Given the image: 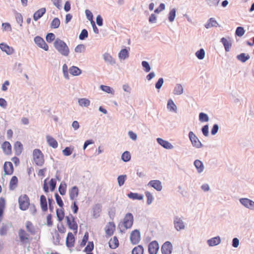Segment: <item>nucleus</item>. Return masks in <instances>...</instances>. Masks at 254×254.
<instances>
[{
  "instance_id": "f257e3e1",
  "label": "nucleus",
  "mask_w": 254,
  "mask_h": 254,
  "mask_svg": "<svg viewBox=\"0 0 254 254\" xmlns=\"http://www.w3.org/2000/svg\"><path fill=\"white\" fill-rule=\"evenodd\" d=\"M54 47L58 51L64 56H67L69 50L66 44L60 39H57L54 43Z\"/></svg>"
},
{
  "instance_id": "f03ea898",
  "label": "nucleus",
  "mask_w": 254,
  "mask_h": 254,
  "mask_svg": "<svg viewBox=\"0 0 254 254\" xmlns=\"http://www.w3.org/2000/svg\"><path fill=\"white\" fill-rule=\"evenodd\" d=\"M18 237L20 244L22 245H29L32 240L30 234L22 228L18 230Z\"/></svg>"
},
{
  "instance_id": "7ed1b4c3",
  "label": "nucleus",
  "mask_w": 254,
  "mask_h": 254,
  "mask_svg": "<svg viewBox=\"0 0 254 254\" xmlns=\"http://www.w3.org/2000/svg\"><path fill=\"white\" fill-rule=\"evenodd\" d=\"M33 159L35 163L38 166H41L44 164V154L39 149H35L33 150Z\"/></svg>"
},
{
  "instance_id": "20e7f679",
  "label": "nucleus",
  "mask_w": 254,
  "mask_h": 254,
  "mask_svg": "<svg viewBox=\"0 0 254 254\" xmlns=\"http://www.w3.org/2000/svg\"><path fill=\"white\" fill-rule=\"evenodd\" d=\"M18 203L21 210H27L30 205L29 197L27 194H21L18 198Z\"/></svg>"
},
{
  "instance_id": "39448f33",
  "label": "nucleus",
  "mask_w": 254,
  "mask_h": 254,
  "mask_svg": "<svg viewBox=\"0 0 254 254\" xmlns=\"http://www.w3.org/2000/svg\"><path fill=\"white\" fill-rule=\"evenodd\" d=\"M65 220L68 228L73 230L74 234L76 235L77 232L78 225L74 217L72 214H69L65 217Z\"/></svg>"
},
{
  "instance_id": "423d86ee",
  "label": "nucleus",
  "mask_w": 254,
  "mask_h": 254,
  "mask_svg": "<svg viewBox=\"0 0 254 254\" xmlns=\"http://www.w3.org/2000/svg\"><path fill=\"white\" fill-rule=\"evenodd\" d=\"M133 216L131 213H127L126 214L123 219L122 225L125 229H130L133 223Z\"/></svg>"
},
{
  "instance_id": "0eeeda50",
  "label": "nucleus",
  "mask_w": 254,
  "mask_h": 254,
  "mask_svg": "<svg viewBox=\"0 0 254 254\" xmlns=\"http://www.w3.org/2000/svg\"><path fill=\"white\" fill-rule=\"evenodd\" d=\"M130 241L132 245L138 244L141 240V234L137 229L132 231L130 234Z\"/></svg>"
},
{
  "instance_id": "6e6552de",
  "label": "nucleus",
  "mask_w": 254,
  "mask_h": 254,
  "mask_svg": "<svg viewBox=\"0 0 254 254\" xmlns=\"http://www.w3.org/2000/svg\"><path fill=\"white\" fill-rule=\"evenodd\" d=\"M47 179H45L44 182L43 189L45 192L47 193L49 192V188L51 191L55 190L56 186V180L55 179H51L49 182V188L47 185Z\"/></svg>"
},
{
  "instance_id": "1a4fd4ad",
  "label": "nucleus",
  "mask_w": 254,
  "mask_h": 254,
  "mask_svg": "<svg viewBox=\"0 0 254 254\" xmlns=\"http://www.w3.org/2000/svg\"><path fill=\"white\" fill-rule=\"evenodd\" d=\"M116 225L113 222H110L107 224L105 227V231L107 237L112 236L115 231Z\"/></svg>"
},
{
  "instance_id": "9d476101",
  "label": "nucleus",
  "mask_w": 254,
  "mask_h": 254,
  "mask_svg": "<svg viewBox=\"0 0 254 254\" xmlns=\"http://www.w3.org/2000/svg\"><path fill=\"white\" fill-rule=\"evenodd\" d=\"M189 137L193 146L196 148H200L202 144L198 138L192 131L189 132Z\"/></svg>"
},
{
  "instance_id": "9b49d317",
  "label": "nucleus",
  "mask_w": 254,
  "mask_h": 254,
  "mask_svg": "<svg viewBox=\"0 0 254 254\" xmlns=\"http://www.w3.org/2000/svg\"><path fill=\"white\" fill-rule=\"evenodd\" d=\"M34 41L37 45L41 48L46 51L48 50L49 47L48 45L46 43L44 40L41 37L39 36L36 37L34 39Z\"/></svg>"
},
{
  "instance_id": "f8f14e48",
  "label": "nucleus",
  "mask_w": 254,
  "mask_h": 254,
  "mask_svg": "<svg viewBox=\"0 0 254 254\" xmlns=\"http://www.w3.org/2000/svg\"><path fill=\"white\" fill-rule=\"evenodd\" d=\"M75 237L71 232H68L66 238V246L68 248H71L74 247L75 243Z\"/></svg>"
},
{
  "instance_id": "ddd939ff",
  "label": "nucleus",
  "mask_w": 254,
  "mask_h": 254,
  "mask_svg": "<svg viewBox=\"0 0 254 254\" xmlns=\"http://www.w3.org/2000/svg\"><path fill=\"white\" fill-rule=\"evenodd\" d=\"M79 195V189L76 186L72 187L69 190V198L71 200H76Z\"/></svg>"
},
{
  "instance_id": "4468645a",
  "label": "nucleus",
  "mask_w": 254,
  "mask_h": 254,
  "mask_svg": "<svg viewBox=\"0 0 254 254\" xmlns=\"http://www.w3.org/2000/svg\"><path fill=\"white\" fill-rule=\"evenodd\" d=\"M5 175H11L13 172V166L11 162H5L3 165Z\"/></svg>"
},
{
  "instance_id": "2eb2a0df",
  "label": "nucleus",
  "mask_w": 254,
  "mask_h": 254,
  "mask_svg": "<svg viewBox=\"0 0 254 254\" xmlns=\"http://www.w3.org/2000/svg\"><path fill=\"white\" fill-rule=\"evenodd\" d=\"M158 250L159 245L156 241H152L149 244L148 252L150 254H156Z\"/></svg>"
},
{
  "instance_id": "dca6fc26",
  "label": "nucleus",
  "mask_w": 254,
  "mask_h": 254,
  "mask_svg": "<svg viewBox=\"0 0 254 254\" xmlns=\"http://www.w3.org/2000/svg\"><path fill=\"white\" fill-rule=\"evenodd\" d=\"M172 246L170 242H166L162 246L161 251L162 254H171Z\"/></svg>"
},
{
  "instance_id": "f3484780",
  "label": "nucleus",
  "mask_w": 254,
  "mask_h": 254,
  "mask_svg": "<svg viewBox=\"0 0 254 254\" xmlns=\"http://www.w3.org/2000/svg\"><path fill=\"white\" fill-rule=\"evenodd\" d=\"M240 201L246 207L254 209V201L252 200L247 198H243L240 199Z\"/></svg>"
},
{
  "instance_id": "a211bd4d",
  "label": "nucleus",
  "mask_w": 254,
  "mask_h": 254,
  "mask_svg": "<svg viewBox=\"0 0 254 254\" xmlns=\"http://www.w3.org/2000/svg\"><path fill=\"white\" fill-rule=\"evenodd\" d=\"M148 186L153 188L157 191H161L162 189L161 182L159 180H151L148 183Z\"/></svg>"
},
{
  "instance_id": "6ab92c4d",
  "label": "nucleus",
  "mask_w": 254,
  "mask_h": 254,
  "mask_svg": "<svg viewBox=\"0 0 254 254\" xmlns=\"http://www.w3.org/2000/svg\"><path fill=\"white\" fill-rule=\"evenodd\" d=\"M221 42L224 45L225 50L226 52H229L232 47V42L230 37L222 38L221 39Z\"/></svg>"
},
{
  "instance_id": "aec40b11",
  "label": "nucleus",
  "mask_w": 254,
  "mask_h": 254,
  "mask_svg": "<svg viewBox=\"0 0 254 254\" xmlns=\"http://www.w3.org/2000/svg\"><path fill=\"white\" fill-rule=\"evenodd\" d=\"M174 226L177 231L185 228V224L182 220L178 217H176L174 220Z\"/></svg>"
},
{
  "instance_id": "412c9836",
  "label": "nucleus",
  "mask_w": 254,
  "mask_h": 254,
  "mask_svg": "<svg viewBox=\"0 0 254 254\" xmlns=\"http://www.w3.org/2000/svg\"><path fill=\"white\" fill-rule=\"evenodd\" d=\"M40 206L43 211L46 212L48 210L47 201L46 196L41 195L40 199Z\"/></svg>"
},
{
  "instance_id": "4be33fe9",
  "label": "nucleus",
  "mask_w": 254,
  "mask_h": 254,
  "mask_svg": "<svg viewBox=\"0 0 254 254\" xmlns=\"http://www.w3.org/2000/svg\"><path fill=\"white\" fill-rule=\"evenodd\" d=\"M46 8L44 7L41 8L37 10L33 15V19L35 21H37L39 19L43 16L46 12Z\"/></svg>"
},
{
  "instance_id": "5701e85b",
  "label": "nucleus",
  "mask_w": 254,
  "mask_h": 254,
  "mask_svg": "<svg viewBox=\"0 0 254 254\" xmlns=\"http://www.w3.org/2000/svg\"><path fill=\"white\" fill-rule=\"evenodd\" d=\"M0 48L2 51L5 52L8 55L12 54L14 52L13 49L6 44L1 43L0 44Z\"/></svg>"
},
{
  "instance_id": "b1692460",
  "label": "nucleus",
  "mask_w": 254,
  "mask_h": 254,
  "mask_svg": "<svg viewBox=\"0 0 254 254\" xmlns=\"http://www.w3.org/2000/svg\"><path fill=\"white\" fill-rule=\"evenodd\" d=\"M157 140L158 143L165 148L172 149L173 147V145L170 143L162 138H158Z\"/></svg>"
},
{
  "instance_id": "393cba45",
  "label": "nucleus",
  "mask_w": 254,
  "mask_h": 254,
  "mask_svg": "<svg viewBox=\"0 0 254 254\" xmlns=\"http://www.w3.org/2000/svg\"><path fill=\"white\" fill-rule=\"evenodd\" d=\"M109 245L110 248L112 249L118 248L119 245V242L117 237L114 236L113 238H111L109 242Z\"/></svg>"
},
{
  "instance_id": "a878e982",
  "label": "nucleus",
  "mask_w": 254,
  "mask_h": 254,
  "mask_svg": "<svg viewBox=\"0 0 254 254\" xmlns=\"http://www.w3.org/2000/svg\"><path fill=\"white\" fill-rule=\"evenodd\" d=\"M18 179L16 176H13L10 180L9 188L10 190H14L17 187Z\"/></svg>"
},
{
  "instance_id": "bb28decb",
  "label": "nucleus",
  "mask_w": 254,
  "mask_h": 254,
  "mask_svg": "<svg viewBox=\"0 0 254 254\" xmlns=\"http://www.w3.org/2000/svg\"><path fill=\"white\" fill-rule=\"evenodd\" d=\"M26 229L27 232L31 235H34L35 233V229L33 223L30 221H27L25 225Z\"/></svg>"
},
{
  "instance_id": "cd10ccee",
  "label": "nucleus",
  "mask_w": 254,
  "mask_h": 254,
  "mask_svg": "<svg viewBox=\"0 0 254 254\" xmlns=\"http://www.w3.org/2000/svg\"><path fill=\"white\" fill-rule=\"evenodd\" d=\"M2 148L3 152L6 154H10L11 153V146L8 141H5L3 143Z\"/></svg>"
},
{
  "instance_id": "c85d7f7f",
  "label": "nucleus",
  "mask_w": 254,
  "mask_h": 254,
  "mask_svg": "<svg viewBox=\"0 0 254 254\" xmlns=\"http://www.w3.org/2000/svg\"><path fill=\"white\" fill-rule=\"evenodd\" d=\"M47 140L49 145L54 148H56L58 147V143L56 139L50 136H47Z\"/></svg>"
},
{
  "instance_id": "c756f323",
  "label": "nucleus",
  "mask_w": 254,
  "mask_h": 254,
  "mask_svg": "<svg viewBox=\"0 0 254 254\" xmlns=\"http://www.w3.org/2000/svg\"><path fill=\"white\" fill-rule=\"evenodd\" d=\"M221 242L219 237H214L207 241V243L209 246H214L218 245Z\"/></svg>"
},
{
  "instance_id": "7c9ffc66",
  "label": "nucleus",
  "mask_w": 254,
  "mask_h": 254,
  "mask_svg": "<svg viewBox=\"0 0 254 254\" xmlns=\"http://www.w3.org/2000/svg\"><path fill=\"white\" fill-rule=\"evenodd\" d=\"M144 249L141 245L135 247L132 250L131 254H143Z\"/></svg>"
},
{
  "instance_id": "2f4dec72",
  "label": "nucleus",
  "mask_w": 254,
  "mask_h": 254,
  "mask_svg": "<svg viewBox=\"0 0 254 254\" xmlns=\"http://www.w3.org/2000/svg\"><path fill=\"white\" fill-rule=\"evenodd\" d=\"M104 60L110 64H115V60L108 53H105L103 55Z\"/></svg>"
},
{
  "instance_id": "473e14b6",
  "label": "nucleus",
  "mask_w": 254,
  "mask_h": 254,
  "mask_svg": "<svg viewBox=\"0 0 254 254\" xmlns=\"http://www.w3.org/2000/svg\"><path fill=\"white\" fill-rule=\"evenodd\" d=\"M127 196L129 198L133 200H142L143 198V195L142 194H139L137 193L130 192L127 194Z\"/></svg>"
},
{
  "instance_id": "72a5a7b5",
  "label": "nucleus",
  "mask_w": 254,
  "mask_h": 254,
  "mask_svg": "<svg viewBox=\"0 0 254 254\" xmlns=\"http://www.w3.org/2000/svg\"><path fill=\"white\" fill-rule=\"evenodd\" d=\"M69 73L73 75V76H77L79 75L81 73V70L76 66H71L69 69Z\"/></svg>"
},
{
  "instance_id": "f704fd0d",
  "label": "nucleus",
  "mask_w": 254,
  "mask_h": 254,
  "mask_svg": "<svg viewBox=\"0 0 254 254\" xmlns=\"http://www.w3.org/2000/svg\"><path fill=\"white\" fill-rule=\"evenodd\" d=\"M218 23L216 20L213 18L209 19L208 22L205 25V27L207 29L212 27H216Z\"/></svg>"
},
{
  "instance_id": "c9c22d12",
  "label": "nucleus",
  "mask_w": 254,
  "mask_h": 254,
  "mask_svg": "<svg viewBox=\"0 0 254 254\" xmlns=\"http://www.w3.org/2000/svg\"><path fill=\"white\" fill-rule=\"evenodd\" d=\"M101 211V207L99 204L95 205L93 208V216L94 218L99 216V213Z\"/></svg>"
},
{
  "instance_id": "e433bc0d",
  "label": "nucleus",
  "mask_w": 254,
  "mask_h": 254,
  "mask_svg": "<svg viewBox=\"0 0 254 254\" xmlns=\"http://www.w3.org/2000/svg\"><path fill=\"white\" fill-rule=\"evenodd\" d=\"M14 148L16 153L19 154L22 152L23 145L20 141H16L14 144Z\"/></svg>"
},
{
  "instance_id": "4c0bfd02",
  "label": "nucleus",
  "mask_w": 254,
  "mask_h": 254,
  "mask_svg": "<svg viewBox=\"0 0 254 254\" xmlns=\"http://www.w3.org/2000/svg\"><path fill=\"white\" fill-rule=\"evenodd\" d=\"M128 56V51L126 49H122L119 53V57L121 59L125 60L127 58Z\"/></svg>"
},
{
  "instance_id": "58836bf2",
  "label": "nucleus",
  "mask_w": 254,
  "mask_h": 254,
  "mask_svg": "<svg viewBox=\"0 0 254 254\" xmlns=\"http://www.w3.org/2000/svg\"><path fill=\"white\" fill-rule=\"evenodd\" d=\"M194 165L197 170L198 172H202L204 169V166L201 161L199 160H196L194 162Z\"/></svg>"
},
{
  "instance_id": "ea45409f",
  "label": "nucleus",
  "mask_w": 254,
  "mask_h": 254,
  "mask_svg": "<svg viewBox=\"0 0 254 254\" xmlns=\"http://www.w3.org/2000/svg\"><path fill=\"white\" fill-rule=\"evenodd\" d=\"M56 212L57 216L59 221H62L64 219V212L63 207L61 208V209H57Z\"/></svg>"
},
{
  "instance_id": "a19ab883",
  "label": "nucleus",
  "mask_w": 254,
  "mask_h": 254,
  "mask_svg": "<svg viewBox=\"0 0 254 254\" xmlns=\"http://www.w3.org/2000/svg\"><path fill=\"white\" fill-rule=\"evenodd\" d=\"M66 190V184H65V182H62L59 186V191L61 195H64L65 194Z\"/></svg>"
},
{
  "instance_id": "79ce46f5",
  "label": "nucleus",
  "mask_w": 254,
  "mask_h": 254,
  "mask_svg": "<svg viewBox=\"0 0 254 254\" xmlns=\"http://www.w3.org/2000/svg\"><path fill=\"white\" fill-rule=\"evenodd\" d=\"M237 59L242 63H245L250 59L249 55H246L245 53H242L237 56Z\"/></svg>"
},
{
  "instance_id": "37998d69",
  "label": "nucleus",
  "mask_w": 254,
  "mask_h": 254,
  "mask_svg": "<svg viewBox=\"0 0 254 254\" xmlns=\"http://www.w3.org/2000/svg\"><path fill=\"white\" fill-rule=\"evenodd\" d=\"M183 88L182 86L180 84H177L174 88V93L176 95H180L183 93Z\"/></svg>"
},
{
  "instance_id": "c03bdc74",
  "label": "nucleus",
  "mask_w": 254,
  "mask_h": 254,
  "mask_svg": "<svg viewBox=\"0 0 254 254\" xmlns=\"http://www.w3.org/2000/svg\"><path fill=\"white\" fill-rule=\"evenodd\" d=\"M167 107L170 111H176L177 110V107L171 99L169 100L167 104Z\"/></svg>"
},
{
  "instance_id": "a18cd8bd",
  "label": "nucleus",
  "mask_w": 254,
  "mask_h": 254,
  "mask_svg": "<svg viewBox=\"0 0 254 254\" xmlns=\"http://www.w3.org/2000/svg\"><path fill=\"white\" fill-rule=\"evenodd\" d=\"M94 244L93 242H89L87 245L86 246L84 249V252L86 253L92 252L94 249Z\"/></svg>"
},
{
  "instance_id": "49530a36",
  "label": "nucleus",
  "mask_w": 254,
  "mask_h": 254,
  "mask_svg": "<svg viewBox=\"0 0 254 254\" xmlns=\"http://www.w3.org/2000/svg\"><path fill=\"white\" fill-rule=\"evenodd\" d=\"M60 25V20L58 18H55L51 23V27L53 28H58Z\"/></svg>"
},
{
  "instance_id": "de8ad7c7",
  "label": "nucleus",
  "mask_w": 254,
  "mask_h": 254,
  "mask_svg": "<svg viewBox=\"0 0 254 254\" xmlns=\"http://www.w3.org/2000/svg\"><path fill=\"white\" fill-rule=\"evenodd\" d=\"M130 158V154L128 151L124 152L122 155V159L125 162H127L129 161Z\"/></svg>"
},
{
  "instance_id": "09e8293b",
  "label": "nucleus",
  "mask_w": 254,
  "mask_h": 254,
  "mask_svg": "<svg viewBox=\"0 0 254 254\" xmlns=\"http://www.w3.org/2000/svg\"><path fill=\"white\" fill-rule=\"evenodd\" d=\"M78 103L81 106L87 107L90 104V101L88 99L82 98L79 100Z\"/></svg>"
},
{
  "instance_id": "8fccbe9b",
  "label": "nucleus",
  "mask_w": 254,
  "mask_h": 254,
  "mask_svg": "<svg viewBox=\"0 0 254 254\" xmlns=\"http://www.w3.org/2000/svg\"><path fill=\"white\" fill-rule=\"evenodd\" d=\"M55 198L56 200V202L58 205L61 207L63 208L64 207V202L63 201V200L61 198V197L58 194H55Z\"/></svg>"
},
{
  "instance_id": "3c124183",
  "label": "nucleus",
  "mask_w": 254,
  "mask_h": 254,
  "mask_svg": "<svg viewBox=\"0 0 254 254\" xmlns=\"http://www.w3.org/2000/svg\"><path fill=\"white\" fill-rule=\"evenodd\" d=\"M126 178V175H120L118 177L117 180L119 186H122L124 184Z\"/></svg>"
},
{
  "instance_id": "603ef678",
  "label": "nucleus",
  "mask_w": 254,
  "mask_h": 254,
  "mask_svg": "<svg viewBox=\"0 0 254 254\" xmlns=\"http://www.w3.org/2000/svg\"><path fill=\"white\" fill-rule=\"evenodd\" d=\"M195 55L198 59L202 60L204 57L205 52L203 49H201L196 52Z\"/></svg>"
},
{
  "instance_id": "864d4df0",
  "label": "nucleus",
  "mask_w": 254,
  "mask_h": 254,
  "mask_svg": "<svg viewBox=\"0 0 254 254\" xmlns=\"http://www.w3.org/2000/svg\"><path fill=\"white\" fill-rule=\"evenodd\" d=\"M145 195L147 199V204H150L152 202L153 200V197L152 194L148 191H145Z\"/></svg>"
},
{
  "instance_id": "5fc2aeb1",
  "label": "nucleus",
  "mask_w": 254,
  "mask_h": 254,
  "mask_svg": "<svg viewBox=\"0 0 254 254\" xmlns=\"http://www.w3.org/2000/svg\"><path fill=\"white\" fill-rule=\"evenodd\" d=\"M199 121L201 122H207L209 120L208 116L203 113H200L199 115Z\"/></svg>"
},
{
  "instance_id": "6e6d98bb",
  "label": "nucleus",
  "mask_w": 254,
  "mask_h": 254,
  "mask_svg": "<svg viewBox=\"0 0 254 254\" xmlns=\"http://www.w3.org/2000/svg\"><path fill=\"white\" fill-rule=\"evenodd\" d=\"M71 208L74 214H76L78 210V207L77 205V201L73 200L71 205Z\"/></svg>"
},
{
  "instance_id": "4d7b16f0",
  "label": "nucleus",
  "mask_w": 254,
  "mask_h": 254,
  "mask_svg": "<svg viewBox=\"0 0 254 254\" xmlns=\"http://www.w3.org/2000/svg\"><path fill=\"white\" fill-rule=\"evenodd\" d=\"M55 35H54V34H53L52 33H48L46 37V41L48 43H51L52 41H53L55 40Z\"/></svg>"
},
{
  "instance_id": "13d9d810",
  "label": "nucleus",
  "mask_w": 254,
  "mask_h": 254,
  "mask_svg": "<svg viewBox=\"0 0 254 254\" xmlns=\"http://www.w3.org/2000/svg\"><path fill=\"white\" fill-rule=\"evenodd\" d=\"M176 16V10L175 9H172L169 12V20L170 22L174 21Z\"/></svg>"
},
{
  "instance_id": "bf43d9fd",
  "label": "nucleus",
  "mask_w": 254,
  "mask_h": 254,
  "mask_svg": "<svg viewBox=\"0 0 254 254\" xmlns=\"http://www.w3.org/2000/svg\"><path fill=\"white\" fill-rule=\"evenodd\" d=\"M88 37V32L86 29H83L79 36L80 40H83Z\"/></svg>"
},
{
  "instance_id": "052dcab7",
  "label": "nucleus",
  "mask_w": 254,
  "mask_h": 254,
  "mask_svg": "<svg viewBox=\"0 0 254 254\" xmlns=\"http://www.w3.org/2000/svg\"><path fill=\"white\" fill-rule=\"evenodd\" d=\"M85 46L84 45L80 44L77 45L75 48V52L76 53H82L85 51Z\"/></svg>"
},
{
  "instance_id": "680f3d73",
  "label": "nucleus",
  "mask_w": 254,
  "mask_h": 254,
  "mask_svg": "<svg viewBox=\"0 0 254 254\" xmlns=\"http://www.w3.org/2000/svg\"><path fill=\"white\" fill-rule=\"evenodd\" d=\"M88 233L87 232H86L84 235V237L82 240V241L80 243V246L81 247H84L85 246L88 240Z\"/></svg>"
},
{
  "instance_id": "e2e57ef3",
  "label": "nucleus",
  "mask_w": 254,
  "mask_h": 254,
  "mask_svg": "<svg viewBox=\"0 0 254 254\" xmlns=\"http://www.w3.org/2000/svg\"><path fill=\"white\" fill-rule=\"evenodd\" d=\"M245 33V30L242 27H238L236 31V34L240 37L242 36Z\"/></svg>"
},
{
  "instance_id": "0e129e2a",
  "label": "nucleus",
  "mask_w": 254,
  "mask_h": 254,
  "mask_svg": "<svg viewBox=\"0 0 254 254\" xmlns=\"http://www.w3.org/2000/svg\"><path fill=\"white\" fill-rule=\"evenodd\" d=\"M63 152L64 155L69 156L71 154L72 150L70 147H66L63 150Z\"/></svg>"
},
{
  "instance_id": "69168bd1",
  "label": "nucleus",
  "mask_w": 254,
  "mask_h": 254,
  "mask_svg": "<svg viewBox=\"0 0 254 254\" xmlns=\"http://www.w3.org/2000/svg\"><path fill=\"white\" fill-rule=\"evenodd\" d=\"M142 66L144 68V70L146 72H149L150 70V67L149 64L146 61H143L142 62Z\"/></svg>"
},
{
  "instance_id": "338daca9",
  "label": "nucleus",
  "mask_w": 254,
  "mask_h": 254,
  "mask_svg": "<svg viewBox=\"0 0 254 254\" xmlns=\"http://www.w3.org/2000/svg\"><path fill=\"white\" fill-rule=\"evenodd\" d=\"M100 88L104 91L107 92V93H112V89L110 87L108 86H106V85H101L100 86Z\"/></svg>"
},
{
  "instance_id": "774afa93",
  "label": "nucleus",
  "mask_w": 254,
  "mask_h": 254,
  "mask_svg": "<svg viewBox=\"0 0 254 254\" xmlns=\"http://www.w3.org/2000/svg\"><path fill=\"white\" fill-rule=\"evenodd\" d=\"M16 20L18 23L21 25L23 22V17L21 14L17 13L16 15Z\"/></svg>"
}]
</instances>
